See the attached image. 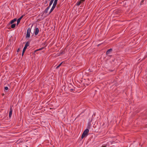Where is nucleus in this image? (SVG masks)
Here are the masks:
<instances>
[{
	"label": "nucleus",
	"mask_w": 147,
	"mask_h": 147,
	"mask_svg": "<svg viewBox=\"0 0 147 147\" xmlns=\"http://www.w3.org/2000/svg\"><path fill=\"white\" fill-rule=\"evenodd\" d=\"M19 51H20V49H19H19H18L17 51V52H18Z\"/></svg>",
	"instance_id": "nucleus-22"
},
{
	"label": "nucleus",
	"mask_w": 147,
	"mask_h": 147,
	"mask_svg": "<svg viewBox=\"0 0 147 147\" xmlns=\"http://www.w3.org/2000/svg\"><path fill=\"white\" fill-rule=\"evenodd\" d=\"M89 126H88V128H89Z\"/></svg>",
	"instance_id": "nucleus-29"
},
{
	"label": "nucleus",
	"mask_w": 147,
	"mask_h": 147,
	"mask_svg": "<svg viewBox=\"0 0 147 147\" xmlns=\"http://www.w3.org/2000/svg\"><path fill=\"white\" fill-rule=\"evenodd\" d=\"M112 49L111 48L108 49L106 52V54L107 55H108L110 54V53L111 52V51H112Z\"/></svg>",
	"instance_id": "nucleus-9"
},
{
	"label": "nucleus",
	"mask_w": 147,
	"mask_h": 147,
	"mask_svg": "<svg viewBox=\"0 0 147 147\" xmlns=\"http://www.w3.org/2000/svg\"><path fill=\"white\" fill-rule=\"evenodd\" d=\"M17 20V19L16 18H15L12 20L11 21L9 22V24H11L13 23L14 22H16Z\"/></svg>",
	"instance_id": "nucleus-8"
},
{
	"label": "nucleus",
	"mask_w": 147,
	"mask_h": 147,
	"mask_svg": "<svg viewBox=\"0 0 147 147\" xmlns=\"http://www.w3.org/2000/svg\"><path fill=\"white\" fill-rule=\"evenodd\" d=\"M81 3H82V2H81V1H79V2H78L77 3H76V5H78V6H79V5Z\"/></svg>",
	"instance_id": "nucleus-13"
},
{
	"label": "nucleus",
	"mask_w": 147,
	"mask_h": 147,
	"mask_svg": "<svg viewBox=\"0 0 147 147\" xmlns=\"http://www.w3.org/2000/svg\"><path fill=\"white\" fill-rule=\"evenodd\" d=\"M84 0H80V1H81V2H83V1H84Z\"/></svg>",
	"instance_id": "nucleus-20"
},
{
	"label": "nucleus",
	"mask_w": 147,
	"mask_h": 147,
	"mask_svg": "<svg viewBox=\"0 0 147 147\" xmlns=\"http://www.w3.org/2000/svg\"><path fill=\"white\" fill-rule=\"evenodd\" d=\"M39 30L38 28H36L34 30V34L35 35H37L38 33Z\"/></svg>",
	"instance_id": "nucleus-7"
},
{
	"label": "nucleus",
	"mask_w": 147,
	"mask_h": 147,
	"mask_svg": "<svg viewBox=\"0 0 147 147\" xmlns=\"http://www.w3.org/2000/svg\"><path fill=\"white\" fill-rule=\"evenodd\" d=\"M100 44H98V45H97V46L98 47H99V46H100Z\"/></svg>",
	"instance_id": "nucleus-24"
},
{
	"label": "nucleus",
	"mask_w": 147,
	"mask_h": 147,
	"mask_svg": "<svg viewBox=\"0 0 147 147\" xmlns=\"http://www.w3.org/2000/svg\"><path fill=\"white\" fill-rule=\"evenodd\" d=\"M31 29L29 28L27 31V34L26 36V38H29L30 36V32H31Z\"/></svg>",
	"instance_id": "nucleus-4"
},
{
	"label": "nucleus",
	"mask_w": 147,
	"mask_h": 147,
	"mask_svg": "<svg viewBox=\"0 0 147 147\" xmlns=\"http://www.w3.org/2000/svg\"><path fill=\"white\" fill-rule=\"evenodd\" d=\"M50 7L49 6L45 10L44 12V13H47L48 12V10L50 8Z\"/></svg>",
	"instance_id": "nucleus-10"
},
{
	"label": "nucleus",
	"mask_w": 147,
	"mask_h": 147,
	"mask_svg": "<svg viewBox=\"0 0 147 147\" xmlns=\"http://www.w3.org/2000/svg\"><path fill=\"white\" fill-rule=\"evenodd\" d=\"M55 1H57L58 0H55Z\"/></svg>",
	"instance_id": "nucleus-28"
},
{
	"label": "nucleus",
	"mask_w": 147,
	"mask_h": 147,
	"mask_svg": "<svg viewBox=\"0 0 147 147\" xmlns=\"http://www.w3.org/2000/svg\"><path fill=\"white\" fill-rule=\"evenodd\" d=\"M86 84L87 85H88L89 84Z\"/></svg>",
	"instance_id": "nucleus-27"
},
{
	"label": "nucleus",
	"mask_w": 147,
	"mask_h": 147,
	"mask_svg": "<svg viewBox=\"0 0 147 147\" xmlns=\"http://www.w3.org/2000/svg\"><path fill=\"white\" fill-rule=\"evenodd\" d=\"M8 89H9V88H8L6 86V87H4V90H5V91L7 90Z\"/></svg>",
	"instance_id": "nucleus-17"
},
{
	"label": "nucleus",
	"mask_w": 147,
	"mask_h": 147,
	"mask_svg": "<svg viewBox=\"0 0 147 147\" xmlns=\"http://www.w3.org/2000/svg\"><path fill=\"white\" fill-rule=\"evenodd\" d=\"M69 90L71 92H72L74 91L75 89L74 88V87H73L72 88H70Z\"/></svg>",
	"instance_id": "nucleus-15"
},
{
	"label": "nucleus",
	"mask_w": 147,
	"mask_h": 147,
	"mask_svg": "<svg viewBox=\"0 0 147 147\" xmlns=\"http://www.w3.org/2000/svg\"><path fill=\"white\" fill-rule=\"evenodd\" d=\"M4 93H3L2 94V95L3 96L4 95Z\"/></svg>",
	"instance_id": "nucleus-25"
},
{
	"label": "nucleus",
	"mask_w": 147,
	"mask_h": 147,
	"mask_svg": "<svg viewBox=\"0 0 147 147\" xmlns=\"http://www.w3.org/2000/svg\"><path fill=\"white\" fill-rule=\"evenodd\" d=\"M63 62H61V63H60L58 66H57L56 67V69H57L62 64Z\"/></svg>",
	"instance_id": "nucleus-16"
},
{
	"label": "nucleus",
	"mask_w": 147,
	"mask_h": 147,
	"mask_svg": "<svg viewBox=\"0 0 147 147\" xmlns=\"http://www.w3.org/2000/svg\"><path fill=\"white\" fill-rule=\"evenodd\" d=\"M12 106H10V111L9 112V118H11L12 114Z\"/></svg>",
	"instance_id": "nucleus-5"
},
{
	"label": "nucleus",
	"mask_w": 147,
	"mask_h": 147,
	"mask_svg": "<svg viewBox=\"0 0 147 147\" xmlns=\"http://www.w3.org/2000/svg\"><path fill=\"white\" fill-rule=\"evenodd\" d=\"M57 1H54V2L53 3V6L51 8V9L49 13V14H50L53 11V10L55 8L56 5L57 4Z\"/></svg>",
	"instance_id": "nucleus-3"
},
{
	"label": "nucleus",
	"mask_w": 147,
	"mask_h": 147,
	"mask_svg": "<svg viewBox=\"0 0 147 147\" xmlns=\"http://www.w3.org/2000/svg\"><path fill=\"white\" fill-rule=\"evenodd\" d=\"M54 0H51V1H50V3H49V6H50L52 4L53 1H54Z\"/></svg>",
	"instance_id": "nucleus-12"
},
{
	"label": "nucleus",
	"mask_w": 147,
	"mask_h": 147,
	"mask_svg": "<svg viewBox=\"0 0 147 147\" xmlns=\"http://www.w3.org/2000/svg\"><path fill=\"white\" fill-rule=\"evenodd\" d=\"M72 85H71V84H69V85H68V86L69 87V88H71V86H72Z\"/></svg>",
	"instance_id": "nucleus-18"
},
{
	"label": "nucleus",
	"mask_w": 147,
	"mask_h": 147,
	"mask_svg": "<svg viewBox=\"0 0 147 147\" xmlns=\"http://www.w3.org/2000/svg\"><path fill=\"white\" fill-rule=\"evenodd\" d=\"M24 15L22 16L19 18H18L17 20V25H18L20 22V20L24 16Z\"/></svg>",
	"instance_id": "nucleus-6"
},
{
	"label": "nucleus",
	"mask_w": 147,
	"mask_h": 147,
	"mask_svg": "<svg viewBox=\"0 0 147 147\" xmlns=\"http://www.w3.org/2000/svg\"><path fill=\"white\" fill-rule=\"evenodd\" d=\"M89 132V130L88 129H86L83 132L81 136V138L83 139L86 136L88 135V133Z\"/></svg>",
	"instance_id": "nucleus-1"
},
{
	"label": "nucleus",
	"mask_w": 147,
	"mask_h": 147,
	"mask_svg": "<svg viewBox=\"0 0 147 147\" xmlns=\"http://www.w3.org/2000/svg\"><path fill=\"white\" fill-rule=\"evenodd\" d=\"M44 47H42L40 48L39 49H37V50H35V51H34V52H36V51H39V50H42L43 49H44Z\"/></svg>",
	"instance_id": "nucleus-14"
},
{
	"label": "nucleus",
	"mask_w": 147,
	"mask_h": 147,
	"mask_svg": "<svg viewBox=\"0 0 147 147\" xmlns=\"http://www.w3.org/2000/svg\"><path fill=\"white\" fill-rule=\"evenodd\" d=\"M47 1H45V4H46L47 3Z\"/></svg>",
	"instance_id": "nucleus-23"
},
{
	"label": "nucleus",
	"mask_w": 147,
	"mask_h": 147,
	"mask_svg": "<svg viewBox=\"0 0 147 147\" xmlns=\"http://www.w3.org/2000/svg\"><path fill=\"white\" fill-rule=\"evenodd\" d=\"M30 44V42L29 41H28L26 43L25 45L23 48V50L22 51V55L23 56L24 55V53L26 51L27 47L29 46V45Z\"/></svg>",
	"instance_id": "nucleus-2"
},
{
	"label": "nucleus",
	"mask_w": 147,
	"mask_h": 147,
	"mask_svg": "<svg viewBox=\"0 0 147 147\" xmlns=\"http://www.w3.org/2000/svg\"><path fill=\"white\" fill-rule=\"evenodd\" d=\"M43 44H44V45H45V42L44 43H43Z\"/></svg>",
	"instance_id": "nucleus-26"
},
{
	"label": "nucleus",
	"mask_w": 147,
	"mask_h": 147,
	"mask_svg": "<svg viewBox=\"0 0 147 147\" xmlns=\"http://www.w3.org/2000/svg\"><path fill=\"white\" fill-rule=\"evenodd\" d=\"M12 25H11V28H15V26H16V24H11Z\"/></svg>",
	"instance_id": "nucleus-11"
},
{
	"label": "nucleus",
	"mask_w": 147,
	"mask_h": 147,
	"mask_svg": "<svg viewBox=\"0 0 147 147\" xmlns=\"http://www.w3.org/2000/svg\"><path fill=\"white\" fill-rule=\"evenodd\" d=\"M106 147V145H105L102 146L101 147Z\"/></svg>",
	"instance_id": "nucleus-21"
},
{
	"label": "nucleus",
	"mask_w": 147,
	"mask_h": 147,
	"mask_svg": "<svg viewBox=\"0 0 147 147\" xmlns=\"http://www.w3.org/2000/svg\"><path fill=\"white\" fill-rule=\"evenodd\" d=\"M144 1V0H142L140 4H141L142 3H143Z\"/></svg>",
	"instance_id": "nucleus-19"
}]
</instances>
